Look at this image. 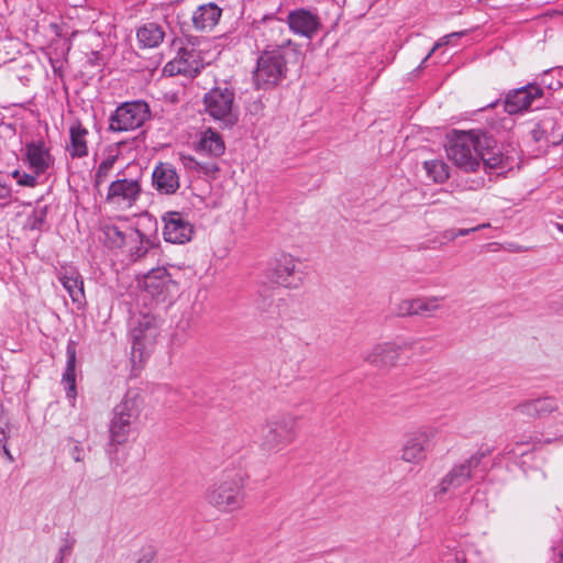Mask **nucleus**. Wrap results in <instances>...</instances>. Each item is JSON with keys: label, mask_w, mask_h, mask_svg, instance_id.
<instances>
[{"label": "nucleus", "mask_w": 563, "mask_h": 563, "mask_svg": "<svg viewBox=\"0 0 563 563\" xmlns=\"http://www.w3.org/2000/svg\"><path fill=\"white\" fill-rule=\"evenodd\" d=\"M245 483L236 472H225L208 486L205 499L211 507L222 514H232L245 505Z\"/></svg>", "instance_id": "1"}, {"label": "nucleus", "mask_w": 563, "mask_h": 563, "mask_svg": "<svg viewBox=\"0 0 563 563\" xmlns=\"http://www.w3.org/2000/svg\"><path fill=\"white\" fill-rule=\"evenodd\" d=\"M141 411L142 398L137 393L129 390L112 409L109 422L108 453L115 452L118 445H122L129 440Z\"/></svg>", "instance_id": "2"}, {"label": "nucleus", "mask_w": 563, "mask_h": 563, "mask_svg": "<svg viewBox=\"0 0 563 563\" xmlns=\"http://www.w3.org/2000/svg\"><path fill=\"white\" fill-rule=\"evenodd\" d=\"M297 45L291 40H286L273 48L264 49L253 71V82L256 89H272L276 87L287 75V60L285 49L291 48L295 53Z\"/></svg>", "instance_id": "3"}, {"label": "nucleus", "mask_w": 563, "mask_h": 563, "mask_svg": "<svg viewBox=\"0 0 563 563\" xmlns=\"http://www.w3.org/2000/svg\"><path fill=\"white\" fill-rule=\"evenodd\" d=\"M483 144V135L473 131H453L448 135L446 156L465 172H476L481 166L478 159Z\"/></svg>", "instance_id": "4"}, {"label": "nucleus", "mask_w": 563, "mask_h": 563, "mask_svg": "<svg viewBox=\"0 0 563 563\" xmlns=\"http://www.w3.org/2000/svg\"><path fill=\"white\" fill-rule=\"evenodd\" d=\"M234 89L224 85L211 88L203 96L205 113L221 129H232L239 122Z\"/></svg>", "instance_id": "5"}, {"label": "nucleus", "mask_w": 563, "mask_h": 563, "mask_svg": "<svg viewBox=\"0 0 563 563\" xmlns=\"http://www.w3.org/2000/svg\"><path fill=\"white\" fill-rule=\"evenodd\" d=\"M298 417L277 416L268 419L260 430V446L271 453H277L297 438Z\"/></svg>", "instance_id": "6"}, {"label": "nucleus", "mask_w": 563, "mask_h": 563, "mask_svg": "<svg viewBox=\"0 0 563 563\" xmlns=\"http://www.w3.org/2000/svg\"><path fill=\"white\" fill-rule=\"evenodd\" d=\"M151 117L148 104L143 100L123 102L109 118V130L126 132L141 128Z\"/></svg>", "instance_id": "7"}, {"label": "nucleus", "mask_w": 563, "mask_h": 563, "mask_svg": "<svg viewBox=\"0 0 563 563\" xmlns=\"http://www.w3.org/2000/svg\"><path fill=\"white\" fill-rule=\"evenodd\" d=\"M142 192L140 177L129 178L124 170L117 174V179L109 187L106 202L121 208H131Z\"/></svg>", "instance_id": "8"}, {"label": "nucleus", "mask_w": 563, "mask_h": 563, "mask_svg": "<svg viewBox=\"0 0 563 563\" xmlns=\"http://www.w3.org/2000/svg\"><path fill=\"white\" fill-rule=\"evenodd\" d=\"M435 434V429L426 427L408 433L401 449V460L415 465L423 463L434 445Z\"/></svg>", "instance_id": "9"}, {"label": "nucleus", "mask_w": 563, "mask_h": 563, "mask_svg": "<svg viewBox=\"0 0 563 563\" xmlns=\"http://www.w3.org/2000/svg\"><path fill=\"white\" fill-rule=\"evenodd\" d=\"M543 96V88L534 82L510 89L505 93L504 110L510 115L522 114L531 110L533 104L541 100Z\"/></svg>", "instance_id": "10"}, {"label": "nucleus", "mask_w": 563, "mask_h": 563, "mask_svg": "<svg viewBox=\"0 0 563 563\" xmlns=\"http://www.w3.org/2000/svg\"><path fill=\"white\" fill-rule=\"evenodd\" d=\"M485 456V452H476L463 463L453 466L452 470L442 478L438 485L434 495H444L448 492L456 489L466 484L471 479L473 471L478 467Z\"/></svg>", "instance_id": "11"}, {"label": "nucleus", "mask_w": 563, "mask_h": 563, "mask_svg": "<svg viewBox=\"0 0 563 563\" xmlns=\"http://www.w3.org/2000/svg\"><path fill=\"white\" fill-rule=\"evenodd\" d=\"M158 335L157 319L152 314H141L134 322L130 332L133 353L141 355L152 347Z\"/></svg>", "instance_id": "12"}, {"label": "nucleus", "mask_w": 563, "mask_h": 563, "mask_svg": "<svg viewBox=\"0 0 563 563\" xmlns=\"http://www.w3.org/2000/svg\"><path fill=\"white\" fill-rule=\"evenodd\" d=\"M163 235L166 242L185 244L192 239L195 229L186 214L168 211L163 216Z\"/></svg>", "instance_id": "13"}, {"label": "nucleus", "mask_w": 563, "mask_h": 563, "mask_svg": "<svg viewBox=\"0 0 563 563\" xmlns=\"http://www.w3.org/2000/svg\"><path fill=\"white\" fill-rule=\"evenodd\" d=\"M297 261L289 254H282L275 260L272 266L266 271V278L276 285L286 288H298L301 285V278L296 276Z\"/></svg>", "instance_id": "14"}, {"label": "nucleus", "mask_w": 563, "mask_h": 563, "mask_svg": "<svg viewBox=\"0 0 563 563\" xmlns=\"http://www.w3.org/2000/svg\"><path fill=\"white\" fill-rule=\"evenodd\" d=\"M143 286L146 292L153 298L165 301L166 298L177 291L178 285L173 279L172 274L166 267H156L151 269L143 279Z\"/></svg>", "instance_id": "15"}, {"label": "nucleus", "mask_w": 563, "mask_h": 563, "mask_svg": "<svg viewBox=\"0 0 563 563\" xmlns=\"http://www.w3.org/2000/svg\"><path fill=\"white\" fill-rule=\"evenodd\" d=\"M285 21L294 34L307 38H312L321 27L317 10L306 8L289 11Z\"/></svg>", "instance_id": "16"}, {"label": "nucleus", "mask_w": 563, "mask_h": 563, "mask_svg": "<svg viewBox=\"0 0 563 563\" xmlns=\"http://www.w3.org/2000/svg\"><path fill=\"white\" fill-rule=\"evenodd\" d=\"M203 68V63L195 49L180 48L177 56L168 62L163 73L167 76L184 75L196 77Z\"/></svg>", "instance_id": "17"}, {"label": "nucleus", "mask_w": 563, "mask_h": 563, "mask_svg": "<svg viewBox=\"0 0 563 563\" xmlns=\"http://www.w3.org/2000/svg\"><path fill=\"white\" fill-rule=\"evenodd\" d=\"M408 346V343L401 345L393 342L379 343L371 349L365 356V361L377 368H389L397 363L400 351Z\"/></svg>", "instance_id": "18"}, {"label": "nucleus", "mask_w": 563, "mask_h": 563, "mask_svg": "<svg viewBox=\"0 0 563 563\" xmlns=\"http://www.w3.org/2000/svg\"><path fill=\"white\" fill-rule=\"evenodd\" d=\"M24 154L26 163L36 176L46 173L54 164L49 148L41 140L26 143Z\"/></svg>", "instance_id": "19"}, {"label": "nucleus", "mask_w": 563, "mask_h": 563, "mask_svg": "<svg viewBox=\"0 0 563 563\" xmlns=\"http://www.w3.org/2000/svg\"><path fill=\"white\" fill-rule=\"evenodd\" d=\"M154 188L163 195L175 194L180 186L176 168L170 163H159L152 174Z\"/></svg>", "instance_id": "20"}, {"label": "nucleus", "mask_w": 563, "mask_h": 563, "mask_svg": "<svg viewBox=\"0 0 563 563\" xmlns=\"http://www.w3.org/2000/svg\"><path fill=\"white\" fill-rule=\"evenodd\" d=\"M478 159L485 168L499 172L511 169L514 164V158L501 153L496 146H492L490 140L484 134Z\"/></svg>", "instance_id": "21"}, {"label": "nucleus", "mask_w": 563, "mask_h": 563, "mask_svg": "<svg viewBox=\"0 0 563 563\" xmlns=\"http://www.w3.org/2000/svg\"><path fill=\"white\" fill-rule=\"evenodd\" d=\"M559 405L554 397H541L526 400L517 405L516 410L527 417L544 418L558 410Z\"/></svg>", "instance_id": "22"}, {"label": "nucleus", "mask_w": 563, "mask_h": 563, "mask_svg": "<svg viewBox=\"0 0 563 563\" xmlns=\"http://www.w3.org/2000/svg\"><path fill=\"white\" fill-rule=\"evenodd\" d=\"M88 130L79 122L76 121L69 126V143L66 146L71 158H84L88 156Z\"/></svg>", "instance_id": "23"}, {"label": "nucleus", "mask_w": 563, "mask_h": 563, "mask_svg": "<svg viewBox=\"0 0 563 563\" xmlns=\"http://www.w3.org/2000/svg\"><path fill=\"white\" fill-rule=\"evenodd\" d=\"M221 14L222 10L216 3L201 4L192 14L194 27L198 31H211L218 24Z\"/></svg>", "instance_id": "24"}, {"label": "nucleus", "mask_w": 563, "mask_h": 563, "mask_svg": "<svg viewBox=\"0 0 563 563\" xmlns=\"http://www.w3.org/2000/svg\"><path fill=\"white\" fill-rule=\"evenodd\" d=\"M103 233L104 243L111 249L123 247L129 242H137L143 236V233L137 229L128 228L125 231H122L117 225H106Z\"/></svg>", "instance_id": "25"}, {"label": "nucleus", "mask_w": 563, "mask_h": 563, "mask_svg": "<svg viewBox=\"0 0 563 563\" xmlns=\"http://www.w3.org/2000/svg\"><path fill=\"white\" fill-rule=\"evenodd\" d=\"M76 343L69 341L66 346V367L62 377V383L65 385L66 397L69 400H75L77 396L76 388Z\"/></svg>", "instance_id": "26"}, {"label": "nucleus", "mask_w": 563, "mask_h": 563, "mask_svg": "<svg viewBox=\"0 0 563 563\" xmlns=\"http://www.w3.org/2000/svg\"><path fill=\"white\" fill-rule=\"evenodd\" d=\"M165 29L156 22H147L137 27L136 38L141 48H155L165 38Z\"/></svg>", "instance_id": "27"}, {"label": "nucleus", "mask_w": 563, "mask_h": 563, "mask_svg": "<svg viewBox=\"0 0 563 563\" xmlns=\"http://www.w3.org/2000/svg\"><path fill=\"white\" fill-rule=\"evenodd\" d=\"M198 150L210 156L219 157L224 153L225 144L219 132L208 128L201 132Z\"/></svg>", "instance_id": "28"}, {"label": "nucleus", "mask_w": 563, "mask_h": 563, "mask_svg": "<svg viewBox=\"0 0 563 563\" xmlns=\"http://www.w3.org/2000/svg\"><path fill=\"white\" fill-rule=\"evenodd\" d=\"M59 282L74 302L81 305L85 301L84 282L77 272H66L59 277Z\"/></svg>", "instance_id": "29"}, {"label": "nucleus", "mask_w": 563, "mask_h": 563, "mask_svg": "<svg viewBox=\"0 0 563 563\" xmlns=\"http://www.w3.org/2000/svg\"><path fill=\"white\" fill-rule=\"evenodd\" d=\"M423 167L429 178L434 183L443 184L450 177L449 166L441 159L426 161Z\"/></svg>", "instance_id": "30"}, {"label": "nucleus", "mask_w": 563, "mask_h": 563, "mask_svg": "<svg viewBox=\"0 0 563 563\" xmlns=\"http://www.w3.org/2000/svg\"><path fill=\"white\" fill-rule=\"evenodd\" d=\"M47 210V206L35 207L32 213L27 216L23 228L30 231H44L46 228Z\"/></svg>", "instance_id": "31"}, {"label": "nucleus", "mask_w": 563, "mask_h": 563, "mask_svg": "<svg viewBox=\"0 0 563 563\" xmlns=\"http://www.w3.org/2000/svg\"><path fill=\"white\" fill-rule=\"evenodd\" d=\"M440 297H418L416 298V313L417 316L432 317L435 311L441 308Z\"/></svg>", "instance_id": "32"}, {"label": "nucleus", "mask_w": 563, "mask_h": 563, "mask_svg": "<svg viewBox=\"0 0 563 563\" xmlns=\"http://www.w3.org/2000/svg\"><path fill=\"white\" fill-rule=\"evenodd\" d=\"M117 158L118 157L115 155H110L98 165L93 175L95 188H100V186L107 181L113 169Z\"/></svg>", "instance_id": "33"}, {"label": "nucleus", "mask_w": 563, "mask_h": 563, "mask_svg": "<svg viewBox=\"0 0 563 563\" xmlns=\"http://www.w3.org/2000/svg\"><path fill=\"white\" fill-rule=\"evenodd\" d=\"M395 313L399 317L417 316L416 298L401 300L395 308Z\"/></svg>", "instance_id": "34"}, {"label": "nucleus", "mask_w": 563, "mask_h": 563, "mask_svg": "<svg viewBox=\"0 0 563 563\" xmlns=\"http://www.w3.org/2000/svg\"><path fill=\"white\" fill-rule=\"evenodd\" d=\"M74 544V539L65 538L63 545L58 550V554L55 558L54 563H63L64 559L71 554Z\"/></svg>", "instance_id": "35"}, {"label": "nucleus", "mask_w": 563, "mask_h": 563, "mask_svg": "<svg viewBox=\"0 0 563 563\" xmlns=\"http://www.w3.org/2000/svg\"><path fill=\"white\" fill-rule=\"evenodd\" d=\"M466 34V31H461V32H453L451 34H448V35H444L443 37H441L432 47V49L430 51V53L426 56V58L423 59L422 63H424L439 47L443 46V45H448L449 43H451V40L453 37H461L463 35Z\"/></svg>", "instance_id": "36"}, {"label": "nucleus", "mask_w": 563, "mask_h": 563, "mask_svg": "<svg viewBox=\"0 0 563 563\" xmlns=\"http://www.w3.org/2000/svg\"><path fill=\"white\" fill-rule=\"evenodd\" d=\"M219 170V165L214 162H200L199 175L214 178Z\"/></svg>", "instance_id": "37"}, {"label": "nucleus", "mask_w": 563, "mask_h": 563, "mask_svg": "<svg viewBox=\"0 0 563 563\" xmlns=\"http://www.w3.org/2000/svg\"><path fill=\"white\" fill-rule=\"evenodd\" d=\"M180 162L185 169L196 172L199 175L200 162H198L194 156L180 154Z\"/></svg>", "instance_id": "38"}, {"label": "nucleus", "mask_w": 563, "mask_h": 563, "mask_svg": "<svg viewBox=\"0 0 563 563\" xmlns=\"http://www.w3.org/2000/svg\"><path fill=\"white\" fill-rule=\"evenodd\" d=\"M489 227V223H484V224H479L477 227H474V228H470V229H459L457 231H450L446 233V238L451 239V240H454L459 236H464V235H467L470 234L471 232H476L483 228H488Z\"/></svg>", "instance_id": "39"}, {"label": "nucleus", "mask_w": 563, "mask_h": 563, "mask_svg": "<svg viewBox=\"0 0 563 563\" xmlns=\"http://www.w3.org/2000/svg\"><path fill=\"white\" fill-rule=\"evenodd\" d=\"M262 23L267 24L272 29L283 30L284 20L277 18L275 14H266L261 20Z\"/></svg>", "instance_id": "40"}, {"label": "nucleus", "mask_w": 563, "mask_h": 563, "mask_svg": "<svg viewBox=\"0 0 563 563\" xmlns=\"http://www.w3.org/2000/svg\"><path fill=\"white\" fill-rule=\"evenodd\" d=\"M143 239H144V235L141 238V240H139L136 242L140 245H137L134 250L131 247L130 255H131L132 261H137L139 258L143 257L147 253V247L145 245H143Z\"/></svg>", "instance_id": "41"}, {"label": "nucleus", "mask_w": 563, "mask_h": 563, "mask_svg": "<svg viewBox=\"0 0 563 563\" xmlns=\"http://www.w3.org/2000/svg\"><path fill=\"white\" fill-rule=\"evenodd\" d=\"M37 184L36 175H31L22 172L19 179V185L24 187H35Z\"/></svg>", "instance_id": "42"}, {"label": "nucleus", "mask_w": 563, "mask_h": 563, "mask_svg": "<svg viewBox=\"0 0 563 563\" xmlns=\"http://www.w3.org/2000/svg\"><path fill=\"white\" fill-rule=\"evenodd\" d=\"M531 137L534 142H540L547 137V130L541 123H537L531 130Z\"/></svg>", "instance_id": "43"}, {"label": "nucleus", "mask_w": 563, "mask_h": 563, "mask_svg": "<svg viewBox=\"0 0 563 563\" xmlns=\"http://www.w3.org/2000/svg\"><path fill=\"white\" fill-rule=\"evenodd\" d=\"M69 453L75 462H81L85 459L84 448L80 445L78 441H75V445Z\"/></svg>", "instance_id": "44"}, {"label": "nucleus", "mask_w": 563, "mask_h": 563, "mask_svg": "<svg viewBox=\"0 0 563 563\" xmlns=\"http://www.w3.org/2000/svg\"><path fill=\"white\" fill-rule=\"evenodd\" d=\"M504 250L511 252V253H523V252L530 251V247L510 242L504 246Z\"/></svg>", "instance_id": "45"}, {"label": "nucleus", "mask_w": 563, "mask_h": 563, "mask_svg": "<svg viewBox=\"0 0 563 563\" xmlns=\"http://www.w3.org/2000/svg\"><path fill=\"white\" fill-rule=\"evenodd\" d=\"M9 434L5 430V428H0V448H4L7 445Z\"/></svg>", "instance_id": "46"}, {"label": "nucleus", "mask_w": 563, "mask_h": 563, "mask_svg": "<svg viewBox=\"0 0 563 563\" xmlns=\"http://www.w3.org/2000/svg\"><path fill=\"white\" fill-rule=\"evenodd\" d=\"M0 450L2 451V453L5 455V457L9 460V462H13L14 459L11 454V452L9 451L8 446L4 445V448H0Z\"/></svg>", "instance_id": "47"}, {"label": "nucleus", "mask_w": 563, "mask_h": 563, "mask_svg": "<svg viewBox=\"0 0 563 563\" xmlns=\"http://www.w3.org/2000/svg\"><path fill=\"white\" fill-rule=\"evenodd\" d=\"M10 191L7 187L1 186L0 187V199L7 198L9 196Z\"/></svg>", "instance_id": "48"}, {"label": "nucleus", "mask_w": 563, "mask_h": 563, "mask_svg": "<svg viewBox=\"0 0 563 563\" xmlns=\"http://www.w3.org/2000/svg\"><path fill=\"white\" fill-rule=\"evenodd\" d=\"M136 563H154L151 555H144Z\"/></svg>", "instance_id": "49"}, {"label": "nucleus", "mask_w": 563, "mask_h": 563, "mask_svg": "<svg viewBox=\"0 0 563 563\" xmlns=\"http://www.w3.org/2000/svg\"><path fill=\"white\" fill-rule=\"evenodd\" d=\"M21 173H22V172H20V170H18V169H16V170H14V172L12 173V177L16 179V183H18V184H19V179H20V175H21Z\"/></svg>", "instance_id": "50"}, {"label": "nucleus", "mask_w": 563, "mask_h": 563, "mask_svg": "<svg viewBox=\"0 0 563 563\" xmlns=\"http://www.w3.org/2000/svg\"><path fill=\"white\" fill-rule=\"evenodd\" d=\"M556 229L563 233V224L562 223H556L555 224Z\"/></svg>", "instance_id": "51"}, {"label": "nucleus", "mask_w": 563, "mask_h": 563, "mask_svg": "<svg viewBox=\"0 0 563 563\" xmlns=\"http://www.w3.org/2000/svg\"><path fill=\"white\" fill-rule=\"evenodd\" d=\"M496 104H497V101H496V102L490 103V104H489V106H487V107H488V108H494Z\"/></svg>", "instance_id": "52"}, {"label": "nucleus", "mask_w": 563, "mask_h": 563, "mask_svg": "<svg viewBox=\"0 0 563 563\" xmlns=\"http://www.w3.org/2000/svg\"><path fill=\"white\" fill-rule=\"evenodd\" d=\"M456 563H464V560H460L459 558H456Z\"/></svg>", "instance_id": "53"}, {"label": "nucleus", "mask_w": 563, "mask_h": 563, "mask_svg": "<svg viewBox=\"0 0 563 563\" xmlns=\"http://www.w3.org/2000/svg\"><path fill=\"white\" fill-rule=\"evenodd\" d=\"M256 108H262V103H261V102H258V103L256 104Z\"/></svg>", "instance_id": "54"}]
</instances>
